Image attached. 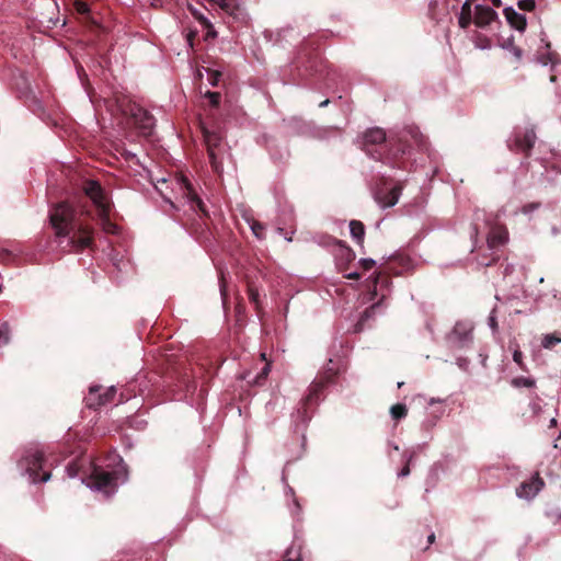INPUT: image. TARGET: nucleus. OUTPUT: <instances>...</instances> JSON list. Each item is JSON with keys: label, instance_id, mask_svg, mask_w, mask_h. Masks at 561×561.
<instances>
[{"label": "nucleus", "instance_id": "f257e3e1", "mask_svg": "<svg viewBox=\"0 0 561 561\" xmlns=\"http://www.w3.org/2000/svg\"><path fill=\"white\" fill-rule=\"evenodd\" d=\"M49 221L62 252L80 253L85 249H95L94 228L69 203L54 205L49 211Z\"/></svg>", "mask_w": 561, "mask_h": 561}, {"label": "nucleus", "instance_id": "79ce46f5", "mask_svg": "<svg viewBox=\"0 0 561 561\" xmlns=\"http://www.w3.org/2000/svg\"><path fill=\"white\" fill-rule=\"evenodd\" d=\"M410 474V466L407 463L401 471L399 472V477H407Z\"/></svg>", "mask_w": 561, "mask_h": 561}, {"label": "nucleus", "instance_id": "1a4fd4ad", "mask_svg": "<svg viewBox=\"0 0 561 561\" xmlns=\"http://www.w3.org/2000/svg\"><path fill=\"white\" fill-rule=\"evenodd\" d=\"M537 136L533 128L525 131H515L512 139L507 140V148L512 152H523L525 158H529L535 146Z\"/></svg>", "mask_w": 561, "mask_h": 561}, {"label": "nucleus", "instance_id": "c9c22d12", "mask_svg": "<svg viewBox=\"0 0 561 561\" xmlns=\"http://www.w3.org/2000/svg\"><path fill=\"white\" fill-rule=\"evenodd\" d=\"M270 373V365L266 364L260 374L255 377L254 383L255 385H262L263 381L266 379L267 375Z\"/></svg>", "mask_w": 561, "mask_h": 561}, {"label": "nucleus", "instance_id": "a878e982", "mask_svg": "<svg viewBox=\"0 0 561 561\" xmlns=\"http://www.w3.org/2000/svg\"><path fill=\"white\" fill-rule=\"evenodd\" d=\"M251 230L257 239L263 240L265 238V226L262 222L253 220L251 224Z\"/></svg>", "mask_w": 561, "mask_h": 561}, {"label": "nucleus", "instance_id": "473e14b6", "mask_svg": "<svg viewBox=\"0 0 561 561\" xmlns=\"http://www.w3.org/2000/svg\"><path fill=\"white\" fill-rule=\"evenodd\" d=\"M80 465L77 461H71L67 465V472L70 478H75L80 472Z\"/></svg>", "mask_w": 561, "mask_h": 561}, {"label": "nucleus", "instance_id": "72a5a7b5", "mask_svg": "<svg viewBox=\"0 0 561 561\" xmlns=\"http://www.w3.org/2000/svg\"><path fill=\"white\" fill-rule=\"evenodd\" d=\"M517 5L523 11H533L535 9V0H518Z\"/></svg>", "mask_w": 561, "mask_h": 561}, {"label": "nucleus", "instance_id": "39448f33", "mask_svg": "<svg viewBox=\"0 0 561 561\" xmlns=\"http://www.w3.org/2000/svg\"><path fill=\"white\" fill-rule=\"evenodd\" d=\"M201 129L210 165L216 173H220L222 170L221 157L224 152L222 136L218 131L209 130L204 125L201 126Z\"/></svg>", "mask_w": 561, "mask_h": 561}, {"label": "nucleus", "instance_id": "9b49d317", "mask_svg": "<svg viewBox=\"0 0 561 561\" xmlns=\"http://www.w3.org/2000/svg\"><path fill=\"white\" fill-rule=\"evenodd\" d=\"M545 485L539 473H536L529 481L523 482L517 489L516 494L522 499L534 497Z\"/></svg>", "mask_w": 561, "mask_h": 561}, {"label": "nucleus", "instance_id": "864d4df0", "mask_svg": "<svg viewBox=\"0 0 561 561\" xmlns=\"http://www.w3.org/2000/svg\"><path fill=\"white\" fill-rule=\"evenodd\" d=\"M482 45H485L484 47H489V39L484 38V42H482Z\"/></svg>", "mask_w": 561, "mask_h": 561}, {"label": "nucleus", "instance_id": "b1692460", "mask_svg": "<svg viewBox=\"0 0 561 561\" xmlns=\"http://www.w3.org/2000/svg\"><path fill=\"white\" fill-rule=\"evenodd\" d=\"M388 282H389V277L387 275H382L381 273H378L374 276V278H373L374 288L370 290L371 299H375V297L377 296V285L381 284V286H383V285H387Z\"/></svg>", "mask_w": 561, "mask_h": 561}, {"label": "nucleus", "instance_id": "603ef678", "mask_svg": "<svg viewBox=\"0 0 561 561\" xmlns=\"http://www.w3.org/2000/svg\"><path fill=\"white\" fill-rule=\"evenodd\" d=\"M482 45H485L484 47H489V39L484 38V42H482Z\"/></svg>", "mask_w": 561, "mask_h": 561}, {"label": "nucleus", "instance_id": "20e7f679", "mask_svg": "<svg viewBox=\"0 0 561 561\" xmlns=\"http://www.w3.org/2000/svg\"><path fill=\"white\" fill-rule=\"evenodd\" d=\"M385 141H386V133L383 129H381V128L369 129L363 136V150L367 154H369L371 158H374L375 160H379L385 163H390V160H391L390 156H392L393 159H397L399 153H401V154L405 153L404 145H402V144H399L396 151L387 154L386 157H383L380 151H378V150L373 151L370 149L371 146L383 145Z\"/></svg>", "mask_w": 561, "mask_h": 561}, {"label": "nucleus", "instance_id": "6e6552de", "mask_svg": "<svg viewBox=\"0 0 561 561\" xmlns=\"http://www.w3.org/2000/svg\"><path fill=\"white\" fill-rule=\"evenodd\" d=\"M387 183L388 180L382 176L380 179V183L377 184L374 192V198L376 203L382 208L394 206L398 203L403 188V184L399 182L393 187L388 190Z\"/></svg>", "mask_w": 561, "mask_h": 561}, {"label": "nucleus", "instance_id": "4c0bfd02", "mask_svg": "<svg viewBox=\"0 0 561 561\" xmlns=\"http://www.w3.org/2000/svg\"><path fill=\"white\" fill-rule=\"evenodd\" d=\"M376 262L373 259H362L359 265L363 270L369 271L375 266Z\"/></svg>", "mask_w": 561, "mask_h": 561}, {"label": "nucleus", "instance_id": "09e8293b", "mask_svg": "<svg viewBox=\"0 0 561 561\" xmlns=\"http://www.w3.org/2000/svg\"><path fill=\"white\" fill-rule=\"evenodd\" d=\"M329 102H330V101L327 99V100L322 101V102L319 104V106H320V107L327 106V105L329 104Z\"/></svg>", "mask_w": 561, "mask_h": 561}, {"label": "nucleus", "instance_id": "2eb2a0df", "mask_svg": "<svg viewBox=\"0 0 561 561\" xmlns=\"http://www.w3.org/2000/svg\"><path fill=\"white\" fill-rule=\"evenodd\" d=\"M220 9L231 15L237 21H244L245 13L239 0H224L219 4Z\"/></svg>", "mask_w": 561, "mask_h": 561}, {"label": "nucleus", "instance_id": "ea45409f", "mask_svg": "<svg viewBox=\"0 0 561 561\" xmlns=\"http://www.w3.org/2000/svg\"><path fill=\"white\" fill-rule=\"evenodd\" d=\"M9 342V333H8V328L5 327L4 329H0V345L1 344H7Z\"/></svg>", "mask_w": 561, "mask_h": 561}, {"label": "nucleus", "instance_id": "a211bd4d", "mask_svg": "<svg viewBox=\"0 0 561 561\" xmlns=\"http://www.w3.org/2000/svg\"><path fill=\"white\" fill-rule=\"evenodd\" d=\"M471 0H466L461 7L458 23L461 28H467L473 22Z\"/></svg>", "mask_w": 561, "mask_h": 561}, {"label": "nucleus", "instance_id": "c03bdc74", "mask_svg": "<svg viewBox=\"0 0 561 561\" xmlns=\"http://www.w3.org/2000/svg\"><path fill=\"white\" fill-rule=\"evenodd\" d=\"M489 322H490V327L492 328V330L495 331L497 328V322H496L495 317L491 316L489 318Z\"/></svg>", "mask_w": 561, "mask_h": 561}, {"label": "nucleus", "instance_id": "c85d7f7f", "mask_svg": "<svg viewBox=\"0 0 561 561\" xmlns=\"http://www.w3.org/2000/svg\"><path fill=\"white\" fill-rule=\"evenodd\" d=\"M115 393H116L115 387H110L103 393H101V407L106 403L112 402Z\"/></svg>", "mask_w": 561, "mask_h": 561}, {"label": "nucleus", "instance_id": "49530a36", "mask_svg": "<svg viewBox=\"0 0 561 561\" xmlns=\"http://www.w3.org/2000/svg\"><path fill=\"white\" fill-rule=\"evenodd\" d=\"M435 538H436V537H435V534H434V533H432V534L427 537V542H428L430 545L434 543V542H435Z\"/></svg>", "mask_w": 561, "mask_h": 561}, {"label": "nucleus", "instance_id": "aec40b11", "mask_svg": "<svg viewBox=\"0 0 561 561\" xmlns=\"http://www.w3.org/2000/svg\"><path fill=\"white\" fill-rule=\"evenodd\" d=\"M350 230L352 238L358 243L363 244L365 236V226L362 221L352 220L350 222Z\"/></svg>", "mask_w": 561, "mask_h": 561}, {"label": "nucleus", "instance_id": "de8ad7c7", "mask_svg": "<svg viewBox=\"0 0 561 561\" xmlns=\"http://www.w3.org/2000/svg\"><path fill=\"white\" fill-rule=\"evenodd\" d=\"M492 1V4L496 8H500L502 5V1L501 0H491Z\"/></svg>", "mask_w": 561, "mask_h": 561}, {"label": "nucleus", "instance_id": "393cba45", "mask_svg": "<svg viewBox=\"0 0 561 561\" xmlns=\"http://www.w3.org/2000/svg\"><path fill=\"white\" fill-rule=\"evenodd\" d=\"M503 47L508 49V51L514 56L516 64H519L523 57L522 48L514 45L512 41H508L505 45H503Z\"/></svg>", "mask_w": 561, "mask_h": 561}, {"label": "nucleus", "instance_id": "13d9d810", "mask_svg": "<svg viewBox=\"0 0 561 561\" xmlns=\"http://www.w3.org/2000/svg\"><path fill=\"white\" fill-rule=\"evenodd\" d=\"M404 382H398V387L401 388L403 386Z\"/></svg>", "mask_w": 561, "mask_h": 561}, {"label": "nucleus", "instance_id": "7ed1b4c3", "mask_svg": "<svg viewBox=\"0 0 561 561\" xmlns=\"http://www.w3.org/2000/svg\"><path fill=\"white\" fill-rule=\"evenodd\" d=\"M318 43L308 38L301 44L295 65L300 77H308L320 73L323 69V61L318 53Z\"/></svg>", "mask_w": 561, "mask_h": 561}, {"label": "nucleus", "instance_id": "f3484780", "mask_svg": "<svg viewBox=\"0 0 561 561\" xmlns=\"http://www.w3.org/2000/svg\"><path fill=\"white\" fill-rule=\"evenodd\" d=\"M185 195L188 198V201L191 202V204H192L191 206L194 210H198L204 216H208L205 204L203 203L201 197L197 195V193L195 192L192 184L187 181L185 182Z\"/></svg>", "mask_w": 561, "mask_h": 561}, {"label": "nucleus", "instance_id": "412c9836", "mask_svg": "<svg viewBox=\"0 0 561 561\" xmlns=\"http://www.w3.org/2000/svg\"><path fill=\"white\" fill-rule=\"evenodd\" d=\"M380 306V302H376L368 307L363 314L360 316V319L358 320L356 324V331H362L364 328V323L371 318L375 314V310Z\"/></svg>", "mask_w": 561, "mask_h": 561}, {"label": "nucleus", "instance_id": "6ab92c4d", "mask_svg": "<svg viewBox=\"0 0 561 561\" xmlns=\"http://www.w3.org/2000/svg\"><path fill=\"white\" fill-rule=\"evenodd\" d=\"M101 389H102L101 386L90 387L89 393L84 399L85 405L89 409L96 410L98 408L101 407V392H100Z\"/></svg>", "mask_w": 561, "mask_h": 561}, {"label": "nucleus", "instance_id": "052dcab7", "mask_svg": "<svg viewBox=\"0 0 561 561\" xmlns=\"http://www.w3.org/2000/svg\"><path fill=\"white\" fill-rule=\"evenodd\" d=\"M383 299H385V296H381V298H380V301H379V302L381 304V301H383Z\"/></svg>", "mask_w": 561, "mask_h": 561}, {"label": "nucleus", "instance_id": "9d476101", "mask_svg": "<svg viewBox=\"0 0 561 561\" xmlns=\"http://www.w3.org/2000/svg\"><path fill=\"white\" fill-rule=\"evenodd\" d=\"M335 373L329 371L319 376L309 387V393L302 399L304 414L311 405L316 404L325 387L333 382Z\"/></svg>", "mask_w": 561, "mask_h": 561}, {"label": "nucleus", "instance_id": "2f4dec72", "mask_svg": "<svg viewBox=\"0 0 561 561\" xmlns=\"http://www.w3.org/2000/svg\"><path fill=\"white\" fill-rule=\"evenodd\" d=\"M513 360L519 366L523 371H528L526 364L523 360V353L519 350H515L513 353Z\"/></svg>", "mask_w": 561, "mask_h": 561}, {"label": "nucleus", "instance_id": "3c124183", "mask_svg": "<svg viewBox=\"0 0 561 561\" xmlns=\"http://www.w3.org/2000/svg\"><path fill=\"white\" fill-rule=\"evenodd\" d=\"M550 426L551 427L557 426V420L556 419H551Z\"/></svg>", "mask_w": 561, "mask_h": 561}, {"label": "nucleus", "instance_id": "e433bc0d", "mask_svg": "<svg viewBox=\"0 0 561 561\" xmlns=\"http://www.w3.org/2000/svg\"><path fill=\"white\" fill-rule=\"evenodd\" d=\"M193 15L207 28H211L210 22L201 13L195 10H192Z\"/></svg>", "mask_w": 561, "mask_h": 561}, {"label": "nucleus", "instance_id": "6e6d98bb", "mask_svg": "<svg viewBox=\"0 0 561 561\" xmlns=\"http://www.w3.org/2000/svg\"><path fill=\"white\" fill-rule=\"evenodd\" d=\"M556 79H557V77H556V76H551V77H550V81H552V82H554V81H556Z\"/></svg>", "mask_w": 561, "mask_h": 561}, {"label": "nucleus", "instance_id": "f704fd0d", "mask_svg": "<svg viewBox=\"0 0 561 561\" xmlns=\"http://www.w3.org/2000/svg\"><path fill=\"white\" fill-rule=\"evenodd\" d=\"M270 373V365L266 364L260 374L255 377L254 383L255 385H262L263 381L266 379L267 375Z\"/></svg>", "mask_w": 561, "mask_h": 561}, {"label": "nucleus", "instance_id": "4468645a", "mask_svg": "<svg viewBox=\"0 0 561 561\" xmlns=\"http://www.w3.org/2000/svg\"><path fill=\"white\" fill-rule=\"evenodd\" d=\"M508 232L503 226H494L488 236V245L490 249H495L503 245L507 241Z\"/></svg>", "mask_w": 561, "mask_h": 561}, {"label": "nucleus", "instance_id": "0eeeda50", "mask_svg": "<svg viewBox=\"0 0 561 561\" xmlns=\"http://www.w3.org/2000/svg\"><path fill=\"white\" fill-rule=\"evenodd\" d=\"M45 459L39 450L27 451L21 459L20 466L26 470L33 482H46L50 478L49 471H44Z\"/></svg>", "mask_w": 561, "mask_h": 561}, {"label": "nucleus", "instance_id": "7c9ffc66", "mask_svg": "<svg viewBox=\"0 0 561 561\" xmlns=\"http://www.w3.org/2000/svg\"><path fill=\"white\" fill-rule=\"evenodd\" d=\"M73 5H75L76 11L81 15H85L90 12V8H89L88 3L84 2L83 0H76Z\"/></svg>", "mask_w": 561, "mask_h": 561}, {"label": "nucleus", "instance_id": "f8f14e48", "mask_svg": "<svg viewBox=\"0 0 561 561\" xmlns=\"http://www.w3.org/2000/svg\"><path fill=\"white\" fill-rule=\"evenodd\" d=\"M117 476L112 471H104L100 468H94L91 473L93 484L99 490H107L114 488Z\"/></svg>", "mask_w": 561, "mask_h": 561}, {"label": "nucleus", "instance_id": "cd10ccee", "mask_svg": "<svg viewBox=\"0 0 561 561\" xmlns=\"http://www.w3.org/2000/svg\"><path fill=\"white\" fill-rule=\"evenodd\" d=\"M248 296H249V300L252 304H254L256 310H259V308H260V293H259V290L254 286L249 285L248 286Z\"/></svg>", "mask_w": 561, "mask_h": 561}, {"label": "nucleus", "instance_id": "bf43d9fd", "mask_svg": "<svg viewBox=\"0 0 561 561\" xmlns=\"http://www.w3.org/2000/svg\"><path fill=\"white\" fill-rule=\"evenodd\" d=\"M383 299H385V296H381V298H380V301H379V302L381 304V301H383Z\"/></svg>", "mask_w": 561, "mask_h": 561}, {"label": "nucleus", "instance_id": "58836bf2", "mask_svg": "<svg viewBox=\"0 0 561 561\" xmlns=\"http://www.w3.org/2000/svg\"><path fill=\"white\" fill-rule=\"evenodd\" d=\"M220 77H221V73L219 71H211L209 73L208 81L213 87H216L219 82Z\"/></svg>", "mask_w": 561, "mask_h": 561}, {"label": "nucleus", "instance_id": "f03ea898", "mask_svg": "<svg viewBox=\"0 0 561 561\" xmlns=\"http://www.w3.org/2000/svg\"><path fill=\"white\" fill-rule=\"evenodd\" d=\"M82 190L96 207L103 230L106 233H116L117 226L110 219L111 203L101 184L94 180H87L82 184Z\"/></svg>", "mask_w": 561, "mask_h": 561}, {"label": "nucleus", "instance_id": "4be33fe9", "mask_svg": "<svg viewBox=\"0 0 561 561\" xmlns=\"http://www.w3.org/2000/svg\"><path fill=\"white\" fill-rule=\"evenodd\" d=\"M391 417L396 421H400L408 415V408L403 403L393 404L390 408Z\"/></svg>", "mask_w": 561, "mask_h": 561}, {"label": "nucleus", "instance_id": "a18cd8bd", "mask_svg": "<svg viewBox=\"0 0 561 561\" xmlns=\"http://www.w3.org/2000/svg\"><path fill=\"white\" fill-rule=\"evenodd\" d=\"M123 156L126 158V160L131 161L136 156L127 150L123 152Z\"/></svg>", "mask_w": 561, "mask_h": 561}, {"label": "nucleus", "instance_id": "c756f323", "mask_svg": "<svg viewBox=\"0 0 561 561\" xmlns=\"http://www.w3.org/2000/svg\"><path fill=\"white\" fill-rule=\"evenodd\" d=\"M205 96L209 100V103L213 107H218L221 100V94L219 92L207 91Z\"/></svg>", "mask_w": 561, "mask_h": 561}, {"label": "nucleus", "instance_id": "ddd939ff", "mask_svg": "<svg viewBox=\"0 0 561 561\" xmlns=\"http://www.w3.org/2000/svg\"><path fill=\"white\" fill-rule=\"evenodd\" d=\"M473 13V23L480 28L486 27L497 18V13L492 8L481 4L474 7Z\"/></svg>", "mask_w": 561, "mask_h": 561}, {"label": "nucleus", "instance_id": "bb28decb", "mask_svg": "<svg viewBox=\"0 0 561 561\" xmlns=\"http://www.w3.org/2000/svg\"><path fill=\"white\" fill-rule=\"evenodd\" d=\"M561 343V337L556 334H547L545 335L541 345L545 348H552L556 344Z\"/></svg>", "mask_w": 561, "mask_h": 561}, {"label": "nucleus", "instance_id": "37998d69", "mask_svg": "<svg viewBox=\"0 0 561 561\" xmlns=\"http://www.w3.org/2000/svg\"><path fill=\"white\" fill-rule=\"evenodd\" d=\"M347 279L358 280L360 278V274L357 272L350 273L345 275Z\"/></svg>", "mask_w": 561, "mask_h": 561}, {"label": "nucleus", "instance_id": "4d7b16f0", "mask_svg": "<svg viewBox=\"0 0 561 561\" xmlns=\"http://www.w3.org/2000/svg\"><path fill=\"white\" fill-rule=\"evenodd\" d=\"M208 34H209V35H211V36H215V35H216V32H214V31H211V32H210V31H209V32H208Z\"/></svg>", "mask_w": 561, "mask_h": 561}, {"label": "nucleus", "instance_id": "dca6fc26", "mask_svg": "<svg viewBox=\"0 0 561 561\" xmlns=\"http://www.w3.org/2000/svg\"><path fill=\"white\" fill-rule=\"evenodd\" d=\"M504 15L507 22L517 31H525L527 26L525 15L516 12L512 7L504 9Z\"/></svg>", "mask_w": 561, "mask_h": 561}, {"label": "nucleus", "instance_id": "5701e85b", "mask_svg": "<svg viewBox=\"0 0 561 561\" xmlns=\"http://www.w3.org/2000/svg\"><path fill=\"white\" fill-rule=\"evenodd\" d=\"M511 385L514 388H522V387L534 388L536 386V381H535V379L520 376V377L513 378L511 380Z\"/></svg>", "mask_w": 561, "mask_h": 561}, {"label": "nucleus", "instance_id": "8fccbe9b", "mask_svg": "<svg viewBox=\"0 0 561 561\" xmlns=\"http://www.w3.org/2000/svg\"><path fill=\"white\" fill-rule=\"evenodd\" d=\"M209 2H213L215 4H220L221 2H224V0H208Z\"/></svg>", "mask_w": 561, "mask_h": 561}, {"label": "nucleus", "instance_id": "423d86ee", "mask_svg": "<svg viewBox=\"0 0 561 561\" xmlns=\"http://www.w3.org/2000/svg\"><path fill=\"white\" fill-rule=\"evenodd\" d=\"M123 113L128 116L130 123L142 136H150L154 126V117L136 103H128Z\"/></svg>", "mask_w": 561, "mask_h": 561}, {"label": "nucleus", "instance_id": "5fc2aeb1", "mask_svg": "<svg viewBox=\"0 0 561 561\" xmlns=\"http://www.w3.org/2000/svg\"><path fill=\"white\" fill-rule=\"evenodd\" d=\"M528 207H534V205H528V206H524V213H527L528 211Z\"/></svg>", "mask_w": 561, "mask_h": 561}, {"label": "nucleus", "instance_id": "a19ab883", "mask_svg": "<svg viewBox=\"0 0 561 561\" xmlns=\"http://www.w3.org/2000/svg\"><path fill=\"white\" fill-rule=\"evenodd\" d=\"M343 251H344V255H345V257H346L348 261H352V260H354V259H355V253L353 252V250H352V249H350V248H344V250H343Z\"/></svg>", "mask_w": 561, "mask_h": 561}]
</instances>
